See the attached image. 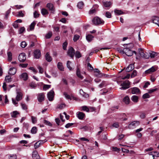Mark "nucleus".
<instances>
[{"mask_svg": "<svg viewBox=\"0 0 159 159\" xmlns=\"http://www.w3.org/2000/svg\"><path fill=\"white\" fill-rule=\"evenodd\" d=\"M16 100L14 98H12V103L15 105L17 104L18 102L20 101L22 98L23 94L20 92H17Z\"/></svg>", "mask_w": 159, "mask_h": 159, "instance_id": "f257e3e1", "label": "nucleus"}, {"mask_svg": "<svg viewBox=\"0 0 159 159\" xmlns=\"http://www.w3.org/2000/svg\"><path fill=\"white\" fill-rule=\"evenodd\" d=\"M92 22L95 25H102L104 24V21L98 17H95L92 20Z\"/></svg>", "mask_w": 159, "mask_h": 159, "instance_id": "f03ea898", "label": "nucleus"}, {"mask_svg": "<svg viewBox=\"0 0 159 159\" xmlns=\"http://www.w3.org/2000/svg\"><path fill=\"white\" fill-rule=\"evenodd\" d=\"M130 82L129 80H127L124 81L121 84L122 87L120 88V89L125 90L129 87Z\"/></svg>", "mask_w": 159, "mask_h": 159, "instance_id": "7ed1b4c3", "label": "nucleus"}, {"mask_svg": "<svg viewBox=\"0 0 159 159\" xmlns=\"http://www.w3.org/2000/svg\"><path fill=\"white\" fill-rule=\"evenodd\" d=\"M18 59L21 62H24L26 59V55L24 53H21L19 55Z\"/></svg>", "mask_w": 159, "mask_h": 159, "instance_id": "20e7f679", "label": "nucleus"}, {"mask_svg": "<svg viewBox=\"0 0 159 159\" xmlns=\"http://www.w3.org/2000/svg\"><path fill=\"white\" fill-rule=\"evenodd\" d=\"M129 90H131V93L133 94H138L140 93V89L137 87L131 88Z\"/></svg>", "mask_w": 159, "mask_h": 159, "instance_id": "39448f33", "label": "nucleus"}, {"mask_svg": "<svg viewBox=\"0 0 159 159\" xmlns=\"http://www.w3.org/2000/svg\"><path fill=\"white\" fill-rule=\"evenodd\" d=\"M124 53L128 56H131L133 54V52L130 49L128 48H124Z\"/></svg>", "mask_w": 159, "mask_h": 159, "instance_id": "423d86ee", "label": "nucleus"}, {"mask_svg": "<svg viewBox=\"0 0 159 159\" xmlns=\"http://www.w3.org/2000/svg\"><path fill=\"white\" fill-rule=\"evenodd\" d=\"M45 95L44 93H39L37 95V99L38 101L41 102L44 100Z\"/></svg>", "mask_w": 159, "mask_h": 159, "instance_id": "0eeeda50", "label": "nucleus"}, {"mask_svg": "<svg viewBox=\"0 0 159 159\" xmlns=\"http://www.w3.org/2000/svg\"><path fill=\"white\" fill-rule=\"evenodd\" d=\"M139 124V123L138 121L132 122L129 125L128 127L129 129H133L135 127L138 126Z\"/></svg>", "mask_w": 159, "mask_h": 159, "instance_id": "6e6552de", "label": "nucleus"}, {"mask_svg": "<svg viewBox=\"0 0 159 159\" xmlns=\"http://www.w3.org/2000/svg\"><path fill=\"white\" fill-rule=\"evenodd\" d=\"M67 54L71 58L73 57L75 54V50L72 47H70L69 48L67 52Z\"/></svg>", "mask_w": 159, "mask_h": 159, "instance_id": "1a4fd4ad", "label": "nucleus"}, {"mask_svg": "<svg viewBox=\"0 0 159 159\" xmlns=\"http://www.w3.org/2000/svg\"><path fill=\"white\" fill-rule=\"evenodd\" d=\"M94 72L95 76L101 78L103 76V74L101 73L100 71L97 69H94Z\"/></svg>", "mask_w": 159, "mask_h": 159, "instance_id": "9d476101", "label": "nucleus"}, {"mask_svg": "<svg viewBox=\"0 0 159 159\" xmlns=\"http://www.w3.org/2000/svg\"><path fill=\"white\" fill-rule=\"evenodd\" d=\"M54 91L51 90L48 93V98L50 101H52L53 100L54 97Z\"/></svg>", "mask_w": 159, "mask_h": 159, "instance_id": "9b49d317", "label": "nucleus"}, {"mask_svg": "<svg viewBox=\"0 0 159 159\" xmlns=\"http://www.w3.org/2000/svg\"><path fill=\"white\" fill-rule=\"evenodd\" d=\"M47 140L45 139L44 140H39L38 142H37L34 145V147L35 149H36L38 148V147H39L40 145L43 143L46 142Z\"/></svg>", "mask_w": 159, "mask_h": 159, "instance_id": "f8f14e48", "label": "nucleus"}, {"mask_svg": "<svg viewBox=\"0 0 159 159\" xmlns=\"http://www.w3.org/2000/svg\"><path fill=\"white\" fill-rule=\"evenodd\" d=\"M152 22L157 24L159 26V17L157 16L153 17L152 19Z\"/></svg>", "mask_w": 159, "mask_h": 159, "instance_id": "ddd939ff", "label": "nucleus"}, {"mask_svg": "<svg viewBox=\"0 0 159 159\" xmlns=\"http://www.w3.org/2000/svg\"><path fill=\"white\" fill-rule=\"evenodd\" d=\"M47 7L52 13H53L54 11V9L53 4L51 3H48L47 5Z\"/></svg>", "mask_w": 159, "mask_h": 159, "instance_id": "4468645a", "label": "nucleus"}, {"mask_svg": "<svg viewBox=\"0 0 159 159\" xmlns=\"http://www.w3.org/2000/svg\"><path fill=\"white\" fill-rule=\"evenodd\" d=\"M34 55L35 58L37 59L39 58L41 56L40 51L38 50H36L34 52Z\"/></svg>", "mask_w": 159, "mask_h": 159, "instance_id": "2eb2a0df", "label": "nucleus"}, {"mask_svg": "<svg viewBox=\"0 0 159 159\" xmlns=\"http://www.w3.org/2000/svg\"><path fill=\"white\" fill-rule=\"evenodd\" d=\"M16 69L14 67H12L10 69L8 73L10 75H13L16 74Z\"/></svg>", "mask_w": 159, "mask_h": 159, "instance_id": "dca6fc26", "label": "nucleus"}, {"mask_svg": "<svg viewBox=\"0 0 159 159\" xmlns=\"http://www.w3.org/2000/svg\"><path fill=\"white\" fill-rule=\"evenodd\" d=\"M32 157L33 159H40V157L36 151H34L32 153Z\"/></svg>", "mask_w": 159, "mask_h": 159, "instance_id": "f3484780", "label": "nucleus"}, {"mask_svg": "<svg viewBox=\"0 0 159 159\" xmlns=\"http://www.w3.org/2000/svg\"><path fill=\"white\" fill-rule=\"evenodd\" d=\"M156 71L155 68L152 66L150 68L145 71V72L146 74H151Z\"/></svg>", "mask_w": 159, "mask_h": 159, "instance_id": "a211bd4d", "label": "nucleus"}, {"mask_svg": "<svg viewBox=\"0 0 159 159\" xmlns=\"http://www.w3.org/2000/svg\"><path fill=\"white\" fill-rule=\"evenodd\" d=\"M134 68V64H131L129 65L126 68V70L127 72H129L132 70Z\"/></svg>", "mask_w": 159, "mask_h": 159, "instance_id": "6ab92c4d", "label": "nucleus"}, {"mask_svg": "<svg viewBox=\"0 0 159 159\" xmlns=\"http://www.w3.org/2000/svg\"><path fill=\"white\" fill-rule=\"evenodd\" d=\"M77 117L80 119H82L84 116L85 114L82 112H78L77 114Z\"/></svg>", "mask_w": 159, "mask_h": 159, "instance_id": "aec40b11", "label": "nucleus"}, {"mask_svg": "<svg viewBox=\"0 0 159 159\" xmlns=\"http://www.w3.org/2000/svg\"><path fill=\"white\" fill-rule=\"evenodd\" d=\"M80 94L84 98H88L89 97V95L86 93L84 92L82 89H80Z\"/></svg>", "mask_w": 159, "mask_h": 159, "instance_id": "412c9836", "label": "nucleus"}, {"mask_svg": "<svg viewBox=\"0 0 159 159\" xmlns=\"http://www.w3.org/2000/svg\"><path fill=\"white\" fill-rule=\"evenodd\" d=\"M108 84V82L106 81H103L102 82L98 85L99 87L102 88L106 86Z\"/></svg>", "mask_w": 159, "mask_h": 159, "instance_id": "4be33fe9", "label": "nucleus"}, {"mask_svg": "<svg viewBox=\"0 0 159 159\" xmlns=\"http://www.w3.org/2000/svg\"><path fill=\"white\" fill-rule=\"evenodd\" d=\"M76 74L77 76L81 80L83 79V76L81 75L80 74V69L78 68L77 69Z\"/></svg>", "mask_w": 159, "mask_h": 159, "instance_id": "5701e85b", "label": "nucleus"}, {"mask_svg": "<svg viewBox=\"0 0 159 159\" xmlns=\"http://www.w3.org/2000/svg\"><path fill=\"white\" fill-rule=\"evenodd\" d=\"M131 100L134 102H137L139 101V97L136 95H133L131 98Z\"/></svg>", "mask_w": 159, "mask_h": 159, "instance_id": "b1692460", "label": "nucleus"}, {"mask_svg": "<svg viewBox=\"0 0 159 159\" xmlns=\"http://www.w3.org/2000/svg\"><path fill=\"white\" fill-rule=\"evenodd\" d=\"M45 58L46 60L48 62H50L52 60V58L50 56L48 52H47L45 55Z\"/></svg>", "mask_w": 159, "mask_h": 159, "instance_id": "393cba45", "label": "nucleus"}, {"mask_svg": "<svg viewBox=\"0 0 159 159\" xmlns=\"http://www.w3.org/2000/svg\"><path fill=\"white\" fill-rule=\"evenodd\" d=\"M20 77L24 80H26L28 78V75L26 73H23L21 75Z\"/></svg>", "mask_w": 159, "mask_h": 159, "instance_id": "a878e982", "label": "nucleus"}, {"mask_svg": "<svg viewBox=\"0 0 159 159\" xmlns=\"http://www.w3.org/2000/svg\"><path fill=\"white\" fill-rule=\"evenodd\" d=\"M57 67L60 70L63 71L64 70V67L62 63L61 62H58L57 65Z\"/></svg>", "mask_w": 159, "mask_h": 159, "instance_id": "bb28decb", "label": "nucleus"}, {"mask_svg": "<svg viewBox=\"0 0 159 159\" xmlns=\"http://www.w3.org/2000/svg\"><path fill=\"white\" fill-rule=\"evenodd\" d=\"M8 60L9 61H11L12 59V53L11 52H7Z\"/></svg>", "mask_w": 159, "mask_h": 159, "instance_id": "cd10ccee", "label": "nucleus"}, {"mask_svg": "<svg viewBox=\"0 0 159 159\" xmlns=\"http://www.w3.org/2000/svg\"><path fill=\"white\" fill-rule=\"evenodd\" d=\"M93 37V36L91 34H88L86 36V39L89 42L91 41Z\"/></svg>", "mask_w": 159, "mask_h": 159, "instance_id": "c85d7f7f", "label": "nucleus"}, {"mask_svg": "<svg viewBox=\"0 0 159 159\" xmlns=\"http://www.w3.org/2000/svg\"><path fill=\"white\" fill-rule=\"evenodd\" d=\"M103 6L106 7H110L111 3L110 2H103Z\"/></svg>", "mask_w": 159, "mask_h": 159, "instance_id": "c756f323", "label": "nucleus"}, {"mask_svg": "<svg viewBox=\"0 0 159 159\" xmlns=\"http://www.w3.org/2000/svg\"><path fill=\"white\" fill-rule=\"evenodd\" d=\"M5 81L6 82L9 83L12 81V79L11 78V77L9 75L6 76L5 79Z\"/></svg>", "mask_w": 159, "mask_h": 159, "instance_id": "7c9ffc66", "label": "nucleus"}, {"mask_svg": "<svg viewBox=\"0 0 159 159\" xmlns=\"http://www.w3.org/2000/svg\"><path fill=\"white\" fill-rule=\"evenodd\" d=\"M36 23L35 21H34L30 25V30H32L34 29V27Z\"/></svg>", "mask_w": 159, "mask_h": 159, "instance_id": "2f4dec72", "label": "nucleus"}, {"mask_svg": "<svg viewBox=\"0 0 159 159\" xmlns=\"http://www.w3.org/2000/svg\"><path fill=\"white\" fill-rule=\"evenodd\" d=\"M123 101L125 103L128 104L129 102L130 99L128 96H126L124 98Z\"/></svg>", "mask_w": 159, "mask_h": 159, "instance_id": "473e14b6", "label": "nucleus"}, {"mask_svg": "<svg viewBox=\"0 0 159 159\" xmlns=\"http://www.w3.org/2000/svg\"><path fill=\"white\" fill-rule=\"evenodd\" d=\"M41 12L43 15H48V12L47 10L44 8H43L41 10Z\"/></svg>", "mask_w": 159, "mask_h": 159, "instance_id": "72a5a7b5", "label": "nucleus"}, {"mask_svg": "<svg viewBox=\"0 0 159 159\" xmlns=\"http://www.w3.org/2000/svg\"><path fill=\"white\" fill-rule=\"evenodd\" d=\"M75 56L76 58H79L82 56L80 52L79 51H77L75 53Z\"/></svg>", "mask_w": 159, "mask_h": 159, "instance_id": "f704fd0d", "label": "nucleus"}, {"mask_svg": "<svg viewBox=\"0 0 159 159\" xmlns=\"http://www.w3.org/2000/svg\"><path fill=\"white\" fill-rule=\"evenodd\" d=\"M157 53L154 52H152L151 53H150L149 56L152 58H153L157 56Z\"/></svg>", "mask_w": 159, "mask_h": 159, "instance_id": "c9c22d12", "label": "nucleus"}, {"mask_svg": "<svg viewBox=\"0 0 159 159\" xmlns=\"http://www.w3.org/2000/svg\"><path fill=\"white\" fill-rule=\"evenodd\" d=\"M114 12L116 15H120L123 13V12L121 10L116 9L114 10Z\"/></svg>", "mask_w": 159, "mask_h": 159, "instance_id": "e433bc0d", "label": "nucleus"}, {"mask_svg": "<svg viewBox=\"0 0 159 159\" xmlns=\"http://www.w3.org/2000/svg\"><path fill=\"white\" fill-rule=\"evenodd\" d=\"M52 34V32L51 31L48 32L45 35V37L47 39L50 38Z\"/></svg>", "mask_w": 159, "mask_h": 159, "instance_id": "4c0bfd02", "label": "nucleus"}, {"mask_svg": "<svg viewBox=\"0 0 159 159\" xmlns=\"http://www.w3.org/2000/svg\"><path fill=\"white\" fill-rule=\"evenodd\" d=\"M82 110L84 111H85L87 112L89 111V108L86 106H83L81 107Z\"/></svg>", "mask_w": 159, "mask_h": 159, "instance_id": "58836bf2", "label": "nucleus"}, {"mask_svg": "<svg viewBox=\"0 0 159 159\" xmlns=\"http://www.w3.org/2000/svg\"><path fill=\"white\" fill-rule=\"evenodd\" d=\"M137 75V71L134 70L133 71L132 73L131 77V78H134V77L135 76Z\"/></svg>", "mask_w": 159, "mask_h": 159, "instance_id": "ea45409f", "label": "nucleus"}, {"mask_svg": "<svg viewBox=\"0 0 159 159\" xmlns=\"http://www.w3.org/2000/svg\"><path fill=\"white\" fill-rule=\"evenodd\" d=\"M51 85L44 84L43 86V89L46 90L51 87Z\"/></svg>", "mask_w": 159, "mask_h": 159, "instance_id": "a19ab883", "label": "nucleus"}, {"mask_svg": "<svg viewBox=\"0 0 159 159\" xmlns=\"http://www.w3.org/2000/svg\"><path fill=\"white\" fill-rule=\"evenodd\" d=\"M84 6V3L83 2H79L77 5L78 7L80 9H81Z\"/></svg>", "mask_w": 159, "mask_h": 159, "instance_id": "79ce46f5", "label": "nucleus"}, {"mask_svg": "<svg viewBox=\"0 0 159 159\" xmlns=\"http://www.w3.org/2000/svg\"><path fill=\"white\" fill-rule=\"evenodd\" d=\"M18 114L19 113L16 111H14L12 113H11V116L14 117H16V115Z\"/></svg>", "mask_w": 159, "mask_h": 159, "instance_id": "37998d69", "label": "nucleus"}, {"mask_svg": "<svg viewBox=\"0 0 159 159\" xmlns=\"http://www.w3.org/2000/svg\"><path fill=\"white\" fill-rule=\"evenodd\" d=\"M37 131V128L36 127H33L31 130V133L34 134L36 133Z\"/></svg>", "mask_w": 159, "mask_h": 159, "instance_id": "c03bdc74", "label": "nucleus"}, {"mask_svg": "<svg viewBox=\"0 0 159 159\" xmlns=\"http://www.w3.org/2000/svg\"><path fill=\"white\" fill-rule=\"evenodd\" d=\"M64 95L66 98L67 99H70V100L71 99V97L68 94L64 92Z\"/></svg>", "mask_w": 159, "mask_h": 159, "instance_id": "a18cd8bd", "label": "nucleus"}, {"mask_svg": "<svg viewBox=\"0 0 159 159\" xmlns=\"http://www.w3.org/2000/svg\"><path fill=\"white\" fill-rule=\"evenodd\" d=\"M71 63V62L70 61H68L67 63V67L70 70H72V68H71L70 65V64Z\"/></svg>", "mask_w": 159, "mask_h": 159, "instance_id": "49530a36", "label": "nucleus"}, {"mask_svg": "<svg viewBox=\"0 0 159 159\" xmlns=\"http://www.w3.org/2000/svg\"><path fill=\"white\" fill-rule=\"evenodd\" d=\"M9 158V159H16L17 156L16 154L10 155Z\"/></svg>", "mask_w": 159, "mask_h": 159, "instance_id": "de8ad7c7", "label": "nucleus"}, {"mask_svg": "<svg viewBox=\"0 0 159 159\" xmlns=\"http://www.w3.org/2000/svg\"><path fill=\"white\" fill-rule=\"evenodd\" d=\"M44 123L45 124L47 125L51 126H52V124H51V123L47 120H44Z\"/></svg>", "mask_w": 159, "mask_h": 159, "instance_id": "09e8293b", "label": "nucleus"}, {"mask_svg": "<svg viewBox=\"0 0 159 159\" xmlns=\"http://www.w3.org/2000/svg\"><path fill=\"white\" fill-rule=\"evenodd\" d=\"M27 44L25 41H22L20 44V46L22 48H25Z\"/></svg>", "mask_w": 159, "mask_h": 159, "instance_id": "8fccbe9b", "label": "nucleus"}, {"mask_svg": "<svg viewBox=\"0 0 159 159\" xmlns=\"http://www.w3.org/2000/svg\"><path fill=\"white\" fill-rule=\"evenodd\" d=\"M25 30V28L24 27H21L20 29V30H19V33L20 34H22L23 33Z\"/></svg>", "mask_w": 159, "mask_h": 159, "instance_id": "3c124183", "label": "nucleus"}, {"mask_svg": "<svg viewBox=\"0 0 159 159\" xmlns=\"http://www.w3.org/2000/svg\"><path fill=\"white\" fill-rule=\"evenodd\" d=\"M106 16L108 18H110L111 17V14L109 12L107 11L105 14Z\"/></svg>", "mask_w": 159, "mask_h": 159, "instance_id": "603ef678", "label": "nucleus"}, {"mask_svg": "<svg viewBox=\"0 0 159 159\" xmlns=\"http://www.w3.org/2000/svg\"><path fill=\"white\" fill-rule=\"evenodd\" d=\"M142 97L143 99L148 98L150 97V95L148 93H146L143 95Z\"/></svg>", "mask_w": 159, "mask_h": 159, "instance_id": "864d4df0", "label": "nucleus"}, {"mask_svg": "<svg viewBox=\"0 0 159 159\" xmlns=\"http://www.w3.org/2000/svg\"><path fill=\"white\" fill-rule=\"evenodd\" d=\"M80 36L78 35H75L74 36L73 40L74 41H76L79 38Z\"/></svg>", "mask_w": 159, "mask_h": 159, "instance_id": "5fc2aeb1", "label": "nucleus"}, {"mask_svg": "<svg viewBox=\"0 0 159 159\" xmlns=\"http://www.w3.org/2000/svg\"><path fill=\"white\" fill-rule=\"evenodd\" d=\"M32 122L33 124L37 122L36 118L33 116H31Z\"/></svg>", "mask_w": 159, "mask_h": 159, "instance_id": "6e6d98bb", "label": "nucleus"}, {"mask_svg": "<svg viewBox=\"0 0 159 159\" xmlns=\"http://www.w3.org/2000/svg\"><path fill=\"white\" fill-rule=\"evenodd\" d=\"M30 85V87L32 88H34L36 87L37 85L34 83L32 82L31 83Z\"/></svg>", "mask_w": 159, "mask_h": 159, "instance_id": "4d7b16f0", "label": "nucleus"}, {"mask_svg": "<svg viewBox=\"0 0 159 159\" xmlns=\"http://www.w3.org/2000/svg\"><path fill=\"white\" fill-rule=\"evenodd\" d=\"M21 105L23 109L26 110L27 109V105L25 103H21Z\"/></svg>", "mask_w": 159, "mask_h": 159, "instance_id": "13d9d810", "label": "nucleus"}, {"mask_svg": "<svg viewBox=\"0 0 159 159\" xmlns=\"http://www.w3.org/2000/svg\"><path fill=\"white\" fill-rule=\"evenodd\" d=\"M65 106V105L64 104H62L61 105L58 106L57 107L58 108H59L60 109H62L64 108Z\"/></svg>", "mask_w": 159, "mask_h": 159, "instance_id": "bf43d9fd", "label": "nucleus"}, {"mask_svg": "<svg viewBox=\"0 0 159 159\" xmlns=\"http://www.w3.org/2000/svg\"><path fill=\"white\" fill-rule=\"evenodd\" d=\"M17 16H19L23 17L24 16V14L22 12V11H20L18 12Z\"/></svg>", "mask_w": 159, "mask_h": 159, "instance_id": "052dcab7", "label": "nucleus"}, {"mask_svg": "<svg viewBox=\"0 0 159 159\" xmlns=\"http://www.w3.org/2000/svg\"><path fill=\"white\" fill-rule=\"evenodd\" d=\"M39 14L38 13V12L35 11L34 13V18H37L39 17Z\"/></svg>", "mask_w": 159, "mask_h": 159, "instance_id": "680f3d73", "label": "nucleus"}, {"mask_svg": "<svg viewBox=\"0 0 159 159\" xmlns=\"http://www.w3.org/2000/svg\"><path fill=\"white\" fill-rule=\"evenodd\" d=\"M149 57V55L147 52L144 53V55L143 57L145 59H148Z\"/></svg>", "mask_w": 159, "mask_h": 159, "instance_id": "e2e57ef3", "label": "nucleus"}, {"mask_svg": "<svg viewBox=\"0 0 159 159\" xmlns=\"http://www.w3.org/2000/svg\"><path fill=\"white\" fill-rule=\"evenodd\" d=\"M67 45V43L66 42H65L63 44V48L64 50H66V47Z\"/></svg>", "mask_w": 159, "mask_h": 159, "instance_id": "0e129e2a", "label": "nucleus"}, {"mask_svg": "<svg viewBox=\"0 0 159 159\" xmlns=\"http://www.w3.org/2000/svg\"><path fill=\"white\" fill-rule=\"evenodd\" d=\"M73 123H69L66 124L65 126V127L66 128H69L72 126L73 125Z\"/></svg>", "mask_w": 159, "mask_h": 159, "instance_id": "69168bd1", "label": "nucleus"}, {"mask_svg": "<svg viewBox=\"0 0 159 159\" xmlns=\"http://www.w3.org/2000/svg\"><path fill=\"white\" fill-rule=\"evenodd\" d=\"M2 88L4 90V91H5L7 90V84H6V82H4L3 84V85L2 86Z\"/></svg>", "mask_w": 159, "mask_h": 159, "instance_id": "338daca9", "label": "nucleus"}, {"mask_svg": "<svg viewBox=\"0 0 159 159\" xmlns=\"http://www.w3.org/2000/svg\"><path fill=\"white\" fill-rule=\"evenodd\" d=\"M96 12V10L95 9H93L90 10L89 12V13L90 15L94 13H95Z\"/></svg>", "mask_w": 159, "mask_h": 159, "instance_id": "774afa93", "label": "nucleus"}]
</instances>
